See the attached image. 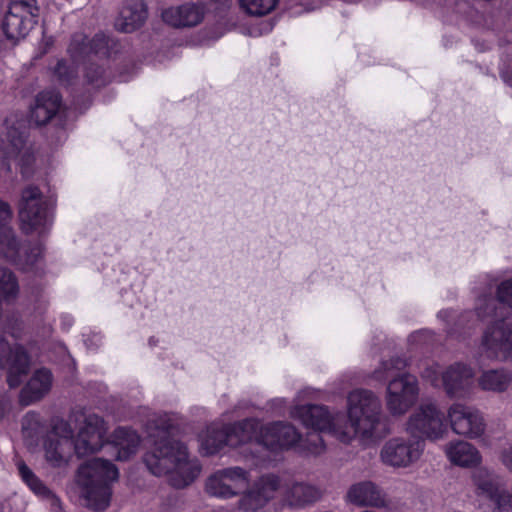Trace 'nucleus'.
Masks as SVG:
<instances>
[{"instance_id": "1", "label": "nucleus", "mask_w": 512, "mask_h": 512, "mask_svg": "<svg viewBox=\"0 0 512 512\" xmlns=\"http://www.w3.org/2000/svg\"><path fill=\"white\" fill-rule=\"evenodd\" d=\"M294 415L307 428L325 431L345 444L356 437L362 442L380 437L382 406L371 390L355 389L348 394L347 415L332 414L322 405L295 407Z\"/></svg>"}, {"instance_id": "2", "label": "nucleus", "mask_w": 512, "mask_h": 512, "mask_svg": "<svg viewBox=\"0 0 512 512\" xmlns=\"http://www.w3.org/2000/svg\"><path fill=\"white\" fill-rule=\"evenodd\" d=\"M174 425L166 416H159L148 427L149 447L143 455V463L155 476L173 473L170 484L182 489L190 485L200 474L201 466L189 457L187 446L171 436Z\"/></svg>"}, {"instance_id": "3", "label": "nucleus", "mask_w": 512, "mask_h": 512, "mask_svg": "<svg viewBox=\"0 0 512 512\" xmlns=\"http://www.w3.org/2000/svg\"><path fill=\"white\" fill-rule=\"evenodd\" d=\"M117 467L108 460L94 458L82 464L76 476L85 506L93 511L106 510L111 501V482L118 479Z\"/></svg>"}, {"instance_id": "4", "label": "nucleus", "mask_w": 512, "mask_h": 512, "mask_svg": "<svg viewBox=\"0 0 512 512\" xmlns=\"http://www.w3.org/2000/svg\"><path fill=\"white\" fill-rule=\"evenodd\" d=\"M406 365L405 359L393 357L381 362L380 368L374 372L375 378L379 380L392 377L385 393L386 409L392 416L405 415L415 405L419 396V386L415 376L407 373L395 375V372L403 370Z\"/></svg>"}, {"instance_id": "5", "label": "nucleus", "mask_w": 512, "mask_h": 512, "mask_svg": "<svg viewBox=\"0 0 512 512\" xmlns=\"http://www.w3.org/2000/svg\"><path fill=\"white\" fill-rule=\"evenodd\" d=\"M421 375L434 387L442 386L451 398H463L471 392L473 387V369L463 363H454L442 372L438 364L431 363L426 365Z\"/></svg>"}, {"instance_id": "6", "label": "nucleus", "mask_w": 512, "mask_h": 512, "mask_svg": "<svg viewBox=\"0 0 512 512\" xmlns=\"http://www.w3.org/2000/svg\"><path fill=\"white\" fill-rule=\"evenodd\" d=\"M406 431L415 438L436 441L442 439L447 428L444 415L433 402H423L409 416Z\"/></svg>"}, {"instance_id": "7", "label": "nucleus", "mask_w": 512, "mask_h": 512, "mask_svg": "<svg viewBox=\"0 0 512 512\" xmlns=\"http://www.w3.org/2000/svg\"><path fill=\"white\" fill-rule=\"evenodd\" d=\"M75 421L78 423L77 434L72 435L75 455L81 458L98 452L107 432L104 420L96 414L80 413Z\"/></svg>"}, {"instance_id": "8", "label": "nucleus", "mask_w": 512, "mask_h": 512, "mask_svg": "<svg viewBox=\"0 0 512 512\" xmlns=\"http://www.w3.org/2000/svg\"><path fill=\"white\" fill-rule=\"evenodd\" d=\"M424 449L423 439L411 435L393 437L381 448L380 458L387 466L408 468L420 460Z\"/></svg>"}, {"instance_id": "9", "label": "nucleus", "mask_w": 512, "mask_h": 512, "mask_svg": "<svg viewBox=\"0 0 512 512\" xmlns=\"http://www.w3.org/2000/svg\"><path fill=\"white\" fill-rule=\"evenodd\" d=\"M51 202L36 186L23 189L19 208V217L26 232L44 227L51 221Z\"/></svg>"}, {"instance_id": "10", "label": "nucleus", "mask_w": 512, "mask_h": 512, "mask_svg": "<svg viewBox=\"0 0 512 512\" xmlns=\"http://www.w3.org/2000/svg\"><path fill=\"white\" fill-rule=\"evenodd\" d=\"M249 477V471L239 466L219 469L207 478L205 491L212 497L230 499L249 483Z\"/></svg>"}, {"instance_id": "11", "label": "nucleus", "mask_w": 512, "mask_h": 512, "mask_svg": "<svg viewBox=\"0 0 512 512\" xmlns=\"http://www.w3.org/2000/svg\"><path fill=\"white\" fill-rule=\"evenodd\" d=\"M0 156L8 161H15L21 166V172L27 176L34 161L31 147L27 144L24 132L15 126H9L0 135Z\"/></svg>"}, {"instance_id": "12", "label": "nucleus", "mask_w": 512, "mask_h": 512, "mask_svg": "<svg viewBox=\"0 0 512 512\" xmlns=\"http://www.w3.org/2000/svg\"><path fill=\"white\" fill-rule=\"evenodd\" d=\"M281 486L280 478L275 474L258 477L240 496L236 507L241 512H255L271 501Z\"/></svg>"}, {"instance_id": "13", "label": "nucleus", "mask_w": 512, "mask_h": 512, "mask_svg": "<svg viewBox=\"0 0 512 512\" xmlns=\"http://www.w3.org/2000/svg\"><path fill=\"white\" fill-rule=\"evenodd\" d=\"M480 350L490 359H512V324L498 321L487 327Z\"/></svg>"}, {"instance_id": "14", "label": "nucleus", "mask_w": 512, "mask_h": 512, "mask_svg": "<svg viewBox=\"0 0 512 512\" xmlns=\"http://www.w3.org/2000/svg\"><path fill=\"white\" fill-rule=\"evenodd\" d=\"M45 458L54 467L66 465L74 453L72 429L65 421L58 422L44 443Z\"/></svg>"}, {"instance_id": "15", "label": "nucleus", "mask_w": 512, "mask_h": 512, "mask_svg": "<svg viewBox=\"0 0 512 512\" xmlns=\"http://www.w3.org/2000/svg\"><path fill=\"white\" fill-rule=\"evenodd\" d=\"M447 417L454 433L468 438L481 437L485 431V421L482 414L475 408L461 404H452Z\"/></svg>"}, {"instance_id": "16", "label": "nucleus", "mask_w": 512, "mask_h": 512, "mask_svg": "<svg viewBox=\"0 0 512 512\" xmlns=\"http://www.w3.org/2000/svg\"><path fill=\"white\" fill-rule=\"evenodd\" d=\"M0 253L15 264L28 268L37 263L42 249L38 245L20 247L13 230L5 228L0 235Z\"/></svg>"}, {"instance_id": "17", "label": "nucleus", "mask_w": 512, "mask_h": 512, "mask_svg": "<svg viewBox=\"0 0 512 512\" xmlns=\"http://www.w3.org/2000/svg\"><path fill=\"white\" fill-rule=\"evenodd\" d=\"M300 434L294 426L288 423H272L261 425L257 445H261L269 450L289 448L298 443Z\"/></svg>"}, {"instance_id": "18", "label": "nucleus", "mask_w": 512, "mask_h": 512, "mask_svg": "<svg viewBox=\"0 0 512 512\" xmlns=\"http://www.w3.org/2000/svg\"><path fill=\"white\" fill-rule=\"evenodd\" d=\"M205 6L201 3H185L164 9L161 17L165 23L175 28H190L200 24L205 16Z\"/></svg>"}, {"instance_id": "19", "label": "nucleus", "mask_w": 512, "mask_h": 512, "mask_svg": "<svg viewBox=\"0 0 512 512\" xmlns=\"http://www.w3.org/2000/svg\"><path fill=\"white\" fill-rule=\"evenodd\" d=\"M86 37L77 34L72 38L68 51L75 59L94 53L100 56H109L116 43L104 34H96L89 42Z\"/></svg>"}, {"instance_id": "20", "label": "nucleus", "mask_w": 512, "mask_h": 512, "mask_svg": "<svg viewBox=\"0 0 512 512\" xmlns=\"http://www.w3.org/2000/svg\"><path fill=\"white\" fill-rule=\"evenodd\" d=\"M61 96L58 92L49 90L39 93L30 111V121L38 126L48 123L61 107Z\"/></svg>"}, {"instance_id": "21", "label": "nucleus", "mask_w": 512, "mask_h": 512, "mask_svg": "<svg viewBox=\"0 0 512 512\" xmlns=\"http://www.w3.org/2000/svg\"><path fill=\"white\" fill-rule=\"evenodd\" d=\"M52 382L53 376L50 370L46 368L36 370L20 392V403L28 406L41 400L51 390Z\"/></svg>"}, {"instance_id": "22", "label": "nucleus", "mask_w": 512, "mask_h": 512, "mask_svg": "<svg viewBox=\"0 0 512 512\" xmlns=\"http://www.w3.org/2000/svg\"><path fill=\"white\" fill-rule=\"evenodd\" d=\"M146 18L147 11L142 0H124L115 26L121 32L130 33L141 27Z\"/></svg>"}, {"instance_id": "23", "label": "nucleus", "mask_w": 512, "mask_h": 512, "mask_svg": "<svg viewBox=\"0 0 512 512\" xmlns=\"http://www.w3.org/2000/svg\"><path fill=\"white\" fill-rule=\"evenodd\" d=\"M347 500L357 506H385L382 491L371 481H362L353 484L346 495Z\"/></svg>"}, {"instance_id": "24", "label": "nucleus", "mask_w": 512, "mask_h": 512, "mask_svg": "<svg viewBox=\"0 0 512 512\" xmlns=\"http://www.w3.org/2000/svg\"><path fill=\"white\" fill-rule=\"evenodd\" d=\"M228 446L236 448L245 444H257V438L261 429V424L253 419H245L234 424L225 425Z\"/></svg>"}, {"instance_id": "25", "label": "nucleus", "mask_w": 512, "mask_h": 512, "mask_svg": "<svg viewBox=\"0 0 512 512\" xmlns=\"http://www.w3.org/2000/svg\"><path fill=\"white\" fill-rule=\"evenodd\" d=\"M7 367V382L11 388L19 386L21 376L27 374L30 359L24 348L20 345H14L10 348L5 363Z\"/></svg>"}, {"instance_id": "26", "label": "nucleus", "mask_w": 512, "mask_h": 512, "mask_svg": "<svg viewBox=\"0 0 512 512\" xmlns=\"http://www.w3.org/2000/svg\"><path fill=\"white\" fill-rule=\"evenodd\" d=\"M35 25L36 23L8 8L2 22V31L7 40L16 44L24 39Z\"/></svg>"}, {"instance_id": "27", "label": "nucleus", "mask_w": 512, "mask_h": 512, "mask_svg": "<svg viewBox=\"0 0 512 512\" xmlns=\"http://www.w3.org/2000/svg\"><path fill=\"white\" fill-rule=\"evenodd\" d=\"M445 453L453 464L461 467L477 465L481 461L479 451L472 444L462 440L448 443Z\"/></svg>"}, {"instance_id": "28", "label": "nucleus", "mask_w": 512, "mask_h": 512, "mask_svg": "<svg viewBox=\"0 0 512 512\" xmlns=\"http://www.w3.org/2000/svg\"><path fill=\"white\" fill-rule=\"evenodd\" d=\"M200 453L210 456L228 446V436L225 425L211 424L199 435Z\"/></svg>"}, {"instance_id": "29", "label": "nucleus", "mask_w": 512, "mask_h": 512, "mask_svg": "<svg viewBox=\"0 0 512 512\" xmlns=\"http://www.w3.org/2000/svg\"><path fill=\"white\" fill-rule=\"evenodd\" d=\"M320 497L321 492L315 486L295 482L286 489L284 499L290 507L302 508L316 502Z\"/></svg>"}, {"instance_id": "30", "label": "nucleus", "mask_w": 512, "mask_h": 512, "mask_svg": "<svg viewBox=\"0 0 512 512\" xmlns=\"http://www.w3.org/2000/svg\"><path fill=\"white\" fill-rule=\"evenodd\" d=\"M112 443L117 449L116 459L120 461L127 460L135 454L140 445V436L133 429L119 427L114 430Z\"/></svg>"}, {"instance_id": "31", "label": "nucleus", "mask_w": 512, "mask_h": 512, "mask_svg": "<svg viewBox=\"0 0 512 512\" xmlns=\"http://www.w3.org/2000/svg\"><path fill=\"white\" fill-rule=\"evenodd\" d=\"M512 384V372L504 368L485 370L478 377L483 391L502 393Z\"/></svg>"}, {"instance_id": "32", "label": "nucleus", "mask_w": 512, "mask_h": 512, "mask_svg": "<svg viewBox=\"0 0 512 512\" xmlns=\"http://www.w3.org/2000/svg\"><path fill=\"white\" fill-rule=\"evenodd\" d=\"M472 480L477 494L490 500L503 489L500 478L483 467L473 472Z\"/></svg>"}, {"instance_id": "33", "label": "nucleus", "mask_w": 512, "mask_h": 512, "mask_svg": "<svg viewBox=\"0 0 512 512\" xmlns=\"http://www.w3.org/2000/svg\"><path fill=\"white\" fill-rule=\"evenodd\" d=\"M18 470L23 481L38 497L48 500L52 505L58 503L56 495L33 473V471L24 463H18Z\"/></svg>"}, {"instance_id": "34", "label": "nucleus", "mask_w": 512, "mask_h": 512, "mask_svg": "<svg viewBox=\"0 0 512 512\" xmlns=\"http://www.w3.org/2000/svg\"><path fill=\"white\" fill-rule=\"evenodd\" d=\"M8 8L36 24L39 21L41 6L38 0H11Z\"/></svg>"}, {"instance_id": "35", "label": "nucleus", "mask_w": 512, "mask_h": 512, "mask_svg": "<svg viewBox=\"0 0 512 512\" xmlns=\"http://www.w3.org/2000/svg\"><path fill=\"white\" fill-rule=\"evenodd\" d=\"M239 3L247 14L260 17L273 11L278 0H239Z\"/></svg>"}, {"instance_id": "36", "label": "nucleus", "mask_w": 512, "mask_h": 512, "mask_svg": "<svg viewBox=\"0 0 512 512\" xmlns=\"http://www.w3.org/2000/svg\"><path fill=\"white\" fill-rule=\"evenodd\" d=\"M321 432V430L312 429L307 433L305 438H302L300 435V440L297 444L311 454H321L325 450V444L321 436Z\"/></svg>"}, {"instance_id": "37", "label": "nucleus", "mask_w": 512, "mask_h": 512, "mask_svg": "<svg viewBox=\"0 0 512 512\" xmlns=\"http://www.w3.org/2000/svg\"><path fill=\"white\" fill-rule=\"evenodd\" d=\"M41 427L39 414L28 412L22 419L23 433L29 437L36 435Z\"/></svg>"}, {"instance_id": "38", "label": "nucleus", "mask_w": 512, "mask_h": 512, "mask_svg": "<svg viewBox=\"0 0 512 512\" xmlns=\"http://www.w3.org/2000/svg\"><path fill=\"white\" fill-rule=\"evenodd\" d=\"M491 501L494 505L492 512H512V495L504 488Z\"/></svg>"}, {"instance_id": "39", "label": "nucleus", "mask_w": 512, "mask_h": 512, "mask_svg": "<svg viewBox=\"0 0 512 512\" xmlns=\"http://www.w3.org/2000/svg\"><path fill=\"white\" fill-rule=\"evenodd\" d=\"M54 74L62 84H70L76 76V71L69 67L64 60H58L54 67Z\"/></svg>"}, {"instance_id": "40", "label": "nucleus", "mask_w": 512, "mask_h": 512, "mask_svg": "<svg viewBox=\"0 0 512 512\" xmlns=\"http://www.w3.org/2000/svg\"><path fill=\"white\" fill-rule=\"evenodd\" d=\"M498 300L512 306V280L502 282L497 291Z\"/></svg>"}, {"instance_id": "41", "label": "nucleus", "mask_w": 512, "mask_h": 512, "mask_svg": "<svg viewBox=\"0 0 512 512\" xmlns=\"http://www.w3.org/2000/svg\"><path fill=\"white\" fill-rule=\"evenodd\" d=\"M184 504L183 499L177 494H171L166 497L161 506L162 512H174V510L181 509Z\"/></svg>"}, {"instance_id": "42", "label": "nucleus", "mask_w": 512, "mask_h": 512, "mask_svg": "<svg viewBox=\"0 0 512 512\" xmlns=\"http://www.w3.org/2000/svg\"><path fill=\"white\" fill-rule=\"evenodd\" d=\"M501 461L503 465L512 472V446L505 448L501 452Z\"/></svg>"}, {"instance_id": "43", "label": "nucleus", "mask_w": 512, "mask_h": 512, "mask_svg": "<svg viewBox=\"0 0 512 512\" xmlns=\"http://www.w3.org/2000/svg\"><path fill=\"white\" fill-rule=\"evenodd\" d=\"M494 304L495 301L493 299H488L484 310H482V308H478V315L481 317L490 315L494 309Z\"/></svg>"}, {"instance_id": "44", "label": "nucleus", "mask_w": 512, "mask_h": 512, "mask_svg": "<svg viewBox=\"0 0 512 512\" xmlns=\"http://www.w3.org/2000/svg\"><path fill=\"white\" fill-rule=\"evenodd\" d=\"M7 409V404L4 400L0 399V420L4 417Z\"/></svg>"}, {"instance_id": "45", "label": "nucleus", "mask_w": 512, "mask_h": 512, "mask_svg": "<svg viewBox=\"0 0 512 512\" xmlns=\"http://www.w3.org/2000/svg\"><path fill=\"white\" fill-rule=\"evenodd\" d=\"M97 76H91L89 73L87 74V78L90 82H95L97 80Z\"/></svg>"}, {"instance_id": "46", "label": "nucleus", "mask_w": 512, "mask_h": 512, "mask_svg": "<svg viewBox=\"0 0 512 512\" xmlns=\"http://www.w3.org/2000/svg\"><path fill=\"white\" fill-rule=\"evenodd\" d=\"M505 81H507L509 83V85L512 86V80H507L505 77H504Z\"/></svg>"}]
</instances>
